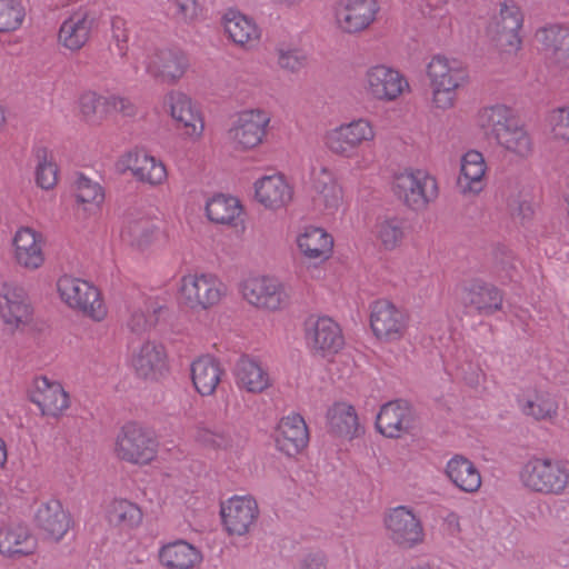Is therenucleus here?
<instances>
[{
  "mask_svg": "<svg viewBox=\"0 0 569 569\" xmlns=\"http://www.w3.org/2000/svg\"><path fill=\"white\" fill-rule=\"evenodd\" d=\"M519 479L532 492L560 496L569 486V463L560 459L532 457L522 465Z\"/></svg>",
  "mask_w": 569,
  "mask_h": 569,
  "instance_id": "nucleus-1",
  "label": "nucleus"
},
{
  "mask_svg": "<svg viewBox=\"0 0 569 569\" xmlns=\"http://www.w3.org/2000/svg\"><path fill=\"white\" fill-rule=\"evenodd\" d=\"M427 76L432 89V102L442 110L453 107L457 91L469 79L468 71L460 61L440 54L435 56L428 63Z\"/></svg>",
  "mask_w": 569,
  "mask_h": 569,
  "instance_id": "nucleus-2",
  "label": "nucleus"
},
{
  "mask_svg": "<svg viewBox=\"0 0 569 569\" xmlns=\"http://www.w3.org/2000/svg\"><path fill=\"white\" fill-rule=\"evenodd\" d=\"M396 197L411 211L422 212L439 196L437 179L422 169H405L393 177Z\"/></svg>",
  "mask_w": 569,
  "mask_h": 569,
  "instance_id": "nucleus-3",
  "label": "nucleus"
},
{
  "mask_svg": "<svg viewBox=\"0 0 569 569\" xmlns=\"http://www.w3.org/2000/svg\"><path fill=\"white\" fill-rule=\"evenodd\" d=\"M226 295V283L211 272L188 273L179 282V301L192 310H208L217 306Z\"/></svg>",
  "mask_w": 569,
  "mask_h": 569,
  "instance_id": "nucleus-4",
  "label": "nucleus"
},
{
  "mask_svg": "<svg viewBox=\"0 0 569 569\" xmlns=\"http://www.w3.org/2000/svg\"><path fill=\"white\" fill-rule=\"evenodd\" d=\"M116 455L121 460L147 465L158 452V441L154 433L137 422H127L116 440Z\"/></svg>",
  "mask_w": 569,
  "mask_h": 569,
  "instance_id": "nucleus-5",
  "label": "nucleus"
},
{
  "mask_svg": "<svg viewBox=\"0 0 569 569\" xmlns=\"http://www.w3.org/2000/svg\"><path fill=\"white\" fill-rule=\"evenodd\" d=\"M61 300L72 309H78L94 321H102L107 308L99 290L90 282L68 274L57 281Z\"/></svg>",
  "mask_w": 569,
  "mask_h": 569,
  "instance_id": "nucleus-6",
  "label": "nucleus"
},
{
  "mask_svg": "<svg viewBox=\"0 0 569 569\" xmlns=\"http://www.w3.org/2000/svg\"><path fill=\"white\" fill-rule=\"evenodd\" d=\"M375 138L373 123L368 118L360 117L327 131L325 143L332 153L350 159L361 146L372 142Z\"/></svg>",
  "mask_w": 569,
  "mask_h": 569,
  "instance_id": "nucleus-7",
  "label": "nucleus"
},
{
  "mask_svg": "<svg viewBox=\"0 0 569 569\" xmlns=\"http://www.w3.org/2000/svg\"><path fill=\"white\" fill-rule=\"evenodd\" d=\"M240 291L249 305L267 311L281 310L290 301L284 283L270 274H254L246 278L240 286Z\"/></svg>",
  "mask_w": 569,
  "mask_h": 569,
  "instance_id": "nucleus-8",
  "label": "nucleus"
},
{
  "mask_svg": "<svg viewBox=\"0 0 569 569\" xmlns=\"http://www.w3.org/2000/svg\"><path fill=\"white\" fill-rule=\"evenodd\" d=\"M387 537L402 549H413L425 541V528L420 517L408 506L390 508L383 519Z\"/></svg>",
  "mask_w": 569,
  "mask_h": 569,
  "instance_id": "nucleus-9",
  "label": "nucleus"
},
{
  "mask_svg": "<svg viewBox=\"0 0 569 569\" xmlns=\"http://www.w3.org/2000/svg\"><path fill=\"white\" fill-rule=\"evenodd\" d=\"M303 330L307 346L323 358L337 355L345 346L339 323L328 316H309L303 323Z\"/></svg>",
  "mask_w": 569,
  "mask_h": 569,
  "instance_id": "nucleus-10",
  "label": "nucleus"
},
{
  "mask_svg": "<svg viewBox=\"0 0 569 569\" xmlns=\"http://www.w3.org/2000/svg\"><path fill=\"white\" fill-rule=\"evenodd\" d=\"M361 83L369 98L383 102L395 101L410 89L406 77L397 69L386 64L368 68Z\"/></svg>",
  "mask_w": 569,
  "mask_h": 569,
  "instance_id": "nucleus-11",
  "label": "nucleus"
},
{
  "mask_svg": "<svg viewBox=\"0 0 569 569\" xmlns=\"http://www.w3.org/2000/svg\"><path fill=\"white\" fill-rule=\"evenodd\" d=\"M536 40L549 68L561 77H569V27L547 24L536 31Z\"/></svg>",
  "mask_w": 569,
  "mask_h": 569,
  "instance_id": "nucleus-12",
  "label": "nucleus"
},
{
  "mask_svg": "<svg viewBox=\"0 0 569 569\" xmlns=\"http://www.w3.org/2000/svg\"><path fill=\"white\" fill-rule=\"evenodd\" d=\"M269 122L268 112L260 109L244 110L232 122L229 138L237 149H253L263 141Z\"/></svg>",
  "mask_w": 569,
  "mask_h": 569,
  "instance_id": "nucleus-13",
  "label": "nucleus"
},
{
  "mask_svg": "<svg viewBox=\"0 0 569 569\" xmlns=\"http://www.w3.org/2000/svg\"><path fill=\"white\" fill-rule=\"evenodd\" d=\"M380 10L377 0H338L333 8L337 27L346 33L368 29Z\"/></svg>",
  "mask_w": 569,
  "mask_h": 569,
  "instance_id": "nucleus-14",
  "label": "nucleus"
},
{
  "mask_svg": "<svg viewBox=\"0 0 569 569\" xmlns=\"http://www.w3.org/2000/svg\"><path fill=\"white\" fill-rule=\"evenodd\" d=\"M224 530L230 536H244L259 516L258 503L251 496H232L220 505Z\"/></svg>",
  "mask_w": 569,
  "mask_h": 569,
  "instance_id": "nucleus-15",
  "label": "nucleus"
},
{
  "mask_svg": "<svg viewBox=\"0 0 569 569\" xmlns=\"http://www.w3.org/2000/svg\"><path fill=\"white\" fill-rule=\"evenodd\" d=\"M523 26V13L520 7L512 0L500 4L499 17L490 27L495 32L497 42L503 52L516 54L522 47L520 30Z\"/></svg>",
  "mask_w": 569,
  "mask_h": 569,
  "instance_id": "nucleus-16",
  "label": "nucleus"
},
{
  "mask_svg": "<svg viewBox=\"0 0 569 569\" xmlns=\"http://www.w3.org/2000/svg\"><path fill=\"white\" fill-rule=\"evenodd\" d=\"M370 326L379 339L397 341L407 330L408 316L389 300L380 299L371 305Z\"/></svg>",
  "mask_w": 569,
  "mask_h": 569,
  "instance_id": "nucleus-17",
  "label": "nucleus"
},
{
  "mask_svg": "<svg viewBox=\"0 0 569 569\" xmlns=\"http://www.w3.org/2000/svg\"><path fill=\"white\" fill-rule=\"evenodd\" d=\"M311 187L315 191L313 203L325 214H335L341 207L343 191L336 172L325 166L311 170Z\"/></svg>",
  "mask_w": 569,
  "mask_h": 569,
  "instance_id": "nucleus-18",
  "label": "nucleus"
},
{
  "mask_svg": "<svg viewBox=\"0 0 569 569\" xmlns=\"http://www.w3.org/2000/svg\"><path fill=\"white\" fill-rule=\"evenodd\" d=\"M121 163L141 183L157 187L167 181L168 172L164 163L143 149L128 151L122 156Z\"/></svg>",
  "mask_w": 569,
  "mask_h": 569,
  "instance_id": "nucleus-19",
  "label": "nucleus"
},
{
  "mask_svg": "<svg viewBox=\"0 0 569 569\" xmlns=\"http://www.w3.org/2000/svg\"><path fill=\"white\" fill-rule=\"evenodd\" d=\"M166 104L186 138L197 141L202 137L203 118L188 96L180 91H171L166 96Z\"/></svg>",
  "mask_w": 569,
  "mask_h": 569,
  "instance_id": "nucleus-20",
  "label": "nucleus"
},
{
  "mask_svg": "<svg viewBox=\"0 0 569 569\" xmlns=\"http://www.w3.org/2000/svg\"><path fill=\"white\" fill-rule=\"evenodd\" d=\"M96 26V12L88 8H79L61 23L59 43L70 51H78L89 41Z\"/></svg>",
  "mask_w": 569,
  "mask_h": 569,
  "instance_id": "nucleus-21",
  "label": "nucleus"
},
{
  "mask_svg": "<svg viewBox=\"0 0 569 569\" xmlns=\"http://www.w3.org/2000/svg\"><path fill=\"white\" fill-rule=\"evenodd\" d=\"M79 109L87 121L101 120L114 112L126 117L136 114V107L129 99L119 96H101L94 91H86L80 96Z\"/></svg>",
  "mask_w": 569,
  "mask_h": 569,
  "instance_id": "nucleus-22",
  "label": "nucleus"
},
{
  "mask_svg": "<svg viewBox=\"0 0 569 569\" xmlns=\"http://www.w3.org/2000/svg\"><path fill=\"white\" fill-rule=\"evenodd\" d=\"M31 401L38 406L42 415L59 417L69 408V395L60 382L46 376L36 377L30 391Z\"/></svg>",
  "mask_w": 569,
  "mask_h": 569,
  "instance_id": "nucleus-23",
  "label": "nucleus"
},
{
  "mask_svg": "<svg viewBox=\"0 0 569 569\" xmlns=\"http://www.w3.org/2000/svg\"><path fill=\"white\" fill-rule=\"evenodd\" d=\"M0 317L7 326L20 328L31 321L32 309L22 287L3 282L0 287Z\"/></svg>",
  "mask_w": 569,
  "mask_h": 569,
  "instance_id": "nucleus-24",
  "label": "nucleus"
},
{
  "mask_svg": "<svg viewBox=\"0 0 569 569\" xmlns=\"http://www.w3.org/2000/svg\"><path fill=\"white\" fill-rule=\"evenodd\" d=\"M253 187L256 200L268 210L283 209L293 198V187L281 173L263 176Z\"/></svg>",
  "mask_w": 569,
  "mask_h": 569,
  "instance_id": "nucleus-25",
  "label": "nucleus"
},
{
  "mask_svg": "<svg viewBox=\"0 0 569 569\" xmlns=\"http://www.w3.org/2000/svg\"><path fill=\"white\" fill-rule=\"evenodd\" d=\"M276 447L284 455L292 457L298 455L309 441V432L303 417L299 413H290L283 417L276 429Z\"/></svg>",
  "mask_w": 569,
  "mask_h": 569,
  "instance_id": "nucleus-26",
  "label": "nucleus"
},
{
  "mask_svg": "<svg viewBox=\"0 0 569 569\" xmlns=\"http://www.w3.org/2000/svg\"><path fill=\"white\" fill-rule=\"evenodd\" d=\"M143 63L149 74L162 81L174 82L184 74L188 59L179 49H162L149 54Z\"/></svg>",
  "mask_w": 569,
  "mask_h": 569,
  "instance_id": "nucleus-27",
  "label": "nucleus"
},
{
  "mask_svg": "<svg viewBox=\"0 0 569 569\" xmlns=\"http://www.w3.org/2000/svg\"><path fill=\"white\" fill-rule=\"evenodd\" d=\"M503 297L493 284L473 279L462 288L461 302L480 315H492L501 309Z\"/></svg>",
  "mask_w": 569,
  "mask_h": 569,
  "instance_id": "nucleus-28",
  "label": "nucleus"
},
{
  "mask_svg": "<svg viewBox=\"0 0 569 569\" xmlns=\"http://www.w3.org/2000/svg\"><path fill=\"white\" fill-rule=\"evenodd\" d=\"M132 366L140 378L159 381L169 372L166 348L161 343L147 341L133 357Z\"/></svg>",
  "mask_w": 569,
  "mask_h": 569,
  "instance_id": "nucleus-29",
  "label": "nucleus"
},
{
  "mask_svg": "<svg viewBox=\"0 0 569 569\" xmlns=\"http://www.w3.org/2000/svg\"><path fill=\"white\" fill-rule=\"evenodd\" d=\"M37 549V538L23 523H8L0 528V555L17 559L32 555Z\"/></svg>",
  "mask_w": 569,
  "mask_h": 569,
  "instance_id": "nucleus-30",
  "label": "nucleus"
},
{
  "mask_svg": "<svg viewBox=\"0 0 569 569\" xmlns=\"http://www.w3.org/2000/svg\"><path fill=\"white\" fill-rule=\"evenodd\" d=\"M34 522L48 539L59 541L70 528V516L59 500L49 499L38 506Z\"/></svg>",
  "mask_w": 569,
  "mask_h": 569,
  "instance_id": "nucleus-31",
  "label": "nucleus"
},
{
  "mask_svg": "<svg viewBox=\"0 0 569 569\" xmlns=\"http://www.w3.org/2000/svg\"><path fill=\"white\" fill-rule=\"evenodd\" d=\"M412 409L407 401L395 400L381 406L377 418V430L388 438H398L411 427Z\"/></svg>",
  "mask_w": 569,
  "mask_h": 569,
  "instance_id": "nucleus-32",
  "label": "nucleus"
},
{
  "mask_svg": "<svg viewBox=\"0 0 569 569\" xmlns=\"http://www.w3.org/2000/svg\"><path fill=\"white\" fill-rule=\"evenodd\" d=\"M326 420L329 432L342 439L352 440L363 432L355 407L346 401L332 403Z\"/></svg>",
  "mask_w": 569,
  "mask_h": 569,
  "instance_id": "nucleus-33",
  "label": "nucleus"
},
{
  "mask_svg": "<svg viewBox=\"0 0 569 569\" xmlns=\"http://www.w3.org/2000/svg\"><path fill=\"white\" fill-rule=\"evenodd\" d=\"M487 163L483 154L469 150L461 157L458 188L462 194H478L486 187Z\"/></svg>",
  "mask_w": 569,
  "mask_h": 569,
  "instance_id": "nucleus-34",
  "label": "nucleus"
},
{
  "mask_svg": "<svg viewBox=\"0 0 569 569\" xmlns=\"http://www.w3.org/2000/svg\"><path fill=\"white\" fill-rule=\"evenodd\" d=\"M14 259L29 270L40 268L44 261L42 237L31 228H20L13 238Z\"/></svg>",
  "mask_w": 569,
  "mask_h": 569,
  "instance_id": "nucleus-35",
  "label": "nucleus"
},
{
  "mask_svg": "<svg viewBox=\"0 0 569 569\" xmlns=\"http://www.w3.org/2000/svg\"><path fill=\"white\" fill-rule=\"evenodd\" d=\"M233 375L238 388L251 393H261L271 386L269 372L257 359L247 355L238 359Z\"/></svg>",
  "mask_w": 569,
  "mask_h": 569,
  "instance_id": "nucleus-36",
  "label": "nucleus"
},
{
  "mask_svg": "<svg viewBox=\"0 0 569 569\" xmlns=\"http://www.w3.org/2000/svg\"><path fill=\"white\" fill-rule=\"evenodd\" d=\"M222 24L228 37L238 46L251 48L260 38L254 20L239 10L228 9L222 17Z\"/></svg>",
  "mask_w": 569,
  "mask_h": 569,
  "instance_id": "nucleus-37",
  "label": "nucleus"
},
{
  "mask_svg": "<svg viewBox=\"0 0 569 569\" xmlns=\"http://www.w3.org/2000/svg\"><path fill=\"white\" fill-rule=\"evenodd\" d=\"M190 373L192 385L197 392L201 396H211L221 381L223 369L219 360L212 356L206 355L191 362Z\"/></svg>",
  "mask_w": 569,
  "mask_h": 569,
  "instance_id": "nucleus-38",
  "label": "nucleus"
},
{
  "mask_svg": "<svg viewBox=\"0 0 569 569\" xmlns=\"http://www.w3.org/2000/svg\"><path fill=\"white\" fill-rule=\"evenodd\" d=\"M445 473L455 487L467 493H475L481 487V475L475 463L462 455L452 456Z\"/></svg>",
  "mask_w": 569,
  "mask_h": 569,
  "instance_id": "nucleus-39",
  "label": "nucleus"
},
{
  "mask_svg": "<svg viewBox=\"0 0 569 569\" xmlns=\"http://www.w3.org/2000/svg\"><path fill=\"white\" fill-rule=\"evenodd\" d=\"M159 560L168 569H191L201 562L202 555L193 545L178 539L160 548Z\"/></svg>",
  "mask_w": 569,
  "mask_h": 569,
  "instance_id": "nucleus-40",
  "label": "nucleus"
},
{
  "mask_svg": "<svg viewBox=\"0 0 569 569\" xmlns=\"http://www.w3.org/2000/svg\"><path fill=\"white\" fill-rule=\"evenodd\" d=\"M300 252L310 260H327L333 249V238L320 227H306L297 237Z\"/></svg>",
  "mask_w": 569,
  "mask_h": 569,
  "instance_id": "nucleus-41",
  "label": "nucleus"
},
{
  "mask_svg": "<svg viewBox=\"0 0 569 569\" xmlns=\"http://www.w3.org/2000/svg\"><path fill=\"white\" fill-rule=\"evenodd\" d=\"M106 518L111 526L130 531L142 523L143 512L128 499H113L106 508Z\"/></svg>",
  "mask_w": 569,
  "mask_h": 569,
  "instance_id": "nucleus-42",
  "label": "nucleus"
},
{
  "mask_svg": "<svg viewBox=\"0 0 569 569\" xmlns=\"http://www.w3.org/2000/svg\"><path fill=\"white\" fill-rule=\"evenodd\" d=\"M207 217L220 224H237L243 208L238 198L222 193L214 194L206 203Z\"/></svg>",
  "mask_w": 569,
  "mask_h": 569,
  "instance_id": "nucleus-43",
  "label": "nucleus"
},
{
  "mask_svg": "<svg viewBox=\"0 0 569 569\" xmlns=\"http://www.w3.org/2000/svg\"><path fill=\"white\" fill-rule=\"evenodd\" d=\"M523 415L536 420L551 419L557 415L558 402L547 391L535 390L518 399Z\"/></svg>",
  "mask_w": 569,
  "mask_h": 569,
  "instance_id": "nucleus-44",
  "label": "nucleus"
},
{
  "mask_svg": "<svg viewBox=\"0 0 569 569\" xmlns=\"http://www.w3.org/2000/svg\"><path fill=\"white\" fill-rule=\"evenodd\" d=\"M512 121L511 109L500 103L485 107L477 114L478 127L486 136L493 137L496 140Z\"/></svg>",
  "mask_w": 569,
  "mask_h": 569,
  "instance_id": "nucleus-45",
  "label": "nucleus"
},
{
  "mask_svg": "<svg viewBox=\"0 0 569 569\" xmlns=\"http://www.w3.org/2000/svg\"><path fill=\"white\" fill-rule=\"evenodd\" d=\"M497 142L513 156L526 159L533 150L532 139L523 126H519L515 120L508 128L498 134Z\"/></svg>",
  "mask_w": 569,
  "mask_h": 569,
  "instance_id": "nucleus-46",
  "label": "nucleus"
},
{
  "mask_svg": "<svg viewBox=\"0 0 569 569\" xmlns=\"http://www.w3.org/2000/svg\"><path fill=\"white\" fill-rule=\"evenodd\" d=\"M407 221L402 217L391 216L379 219L376 224V237L385 250L398 248L407 233Z\"/></svg>",
  "mask_w": 569,
  "mask_h": 569,
  "instance_id": "nucleus-47",
  "label": "nucleus"
},
{
  "mask_svg": "<svg viewBox=\"0 0 569 569\" xmlns=\"http://www.w3.org/2000/svg\"><path fill=\"white\" fill-rule=\"evenodd\" d=\"M192 437L200 447L210 450H228L234 442L229 429L223 427L209 428L203 423H198L194 427Z\"/></svg>",
  "mask_w": 569,
  "mask_h": 569,
  "instance_id": "nucleus-48",
  "label": "nucleus"
},
{
  "mask_svg": "<svg viewBox=\"0 0 569 569\" xmlns=\"http://www.w3.org/2000/svg\"><path fill=\"white\" fill-rule=\"evenodd\" d=\"M76 198L77 202L83 206V210L91 214L100 210L104 192L98 182L80 173L76 180Z\"/></svg>",
  "mask_w": 569,
  "mask_h": 569,
  "instance_id": "nucleus-49",
  "label": "nucleus"
},
{
  "mask_svg": "<svg viewBox=\"0 0 569 569\" xmlns=\"http://www.w3.org/2000/svg\"><path fill=\"white\" fill-rule=\"evenodd\" d=\"M26 13L21 0H0V32L9 33L20 29Z\"/></svg>",
  "mask_w": 569,
  "mask_h": 569,
  "instance_id": "nucleus-50",
  "label": "nucleus"
},
{
  "mask_svg": "<svg viewBox=\"0 0 569 569\" xmlns=\"http://www.w3.org/2000/svg\"><path fill=\"white\" fill-rule=\"evenodd\" d=\"M38 164L36 169V181L42 189L53 188L58 181V168L52 162L46 148H39L36 151Z\"/></svg>",
  "mask_w": 569,
  "mask_h": 569,
  "instance_id": "nucleus-51",
  "label": "nucleus"
},
{
  "mask_svg": "<svg viewBox=\"0 0 569 569\" xmlns=\"http://www.w3.org/2000/svg\"><path fill=\"white\" fill-rule=\"evenodd\" d=\"M144 309L130 307V317L127 326L130 331L141 333L156 322V312L158 308L153 307L148 300H143ZM161 308L159 307V310Z\"/></svg>",
  "mask_w": 569,
  "mask_h": 569,
  "instance_id": "nucleus-52",
  "label": "nucleus"
},
{
  "mask_svg": "<svg viewBox=\"0 0 569 569\" xmlns=\"http://www.w3.org/2000/svg\"><path fill=\"white\" fill-rule=\"evenodd\" d=\"M277 53H278V64L283 70L290 71V72H298L307 63V54L302 49L286 46V44H280L277 48Z\"/></svg>",
  "mask_w": 569,
  "mask_h": 569,
  "instance_id": "nucleus-53",
  "label": "nucleus"
},
{
  "mask_svg": "<svg viewBox=\"0 0 569 569\" xmlns=\"http://www.w3.org/2000/svg\"><path fill=\"white\" fill-rule=\"evenodd\" d=\"M551 124L556 139L569 141V107L555 110L551 116Z\"/></svg>",
  "mask_w": 569,
  "mask_h": 569,
  "instance_id": "nucleus-54",
  "label": "nucleus"
},
{
  "mask_svg": "<svg viewBox=\"0 0 569 569\" xmlns=\"http://www.w3.org/2000/svg\"><path fill=\"white\" fill-rule=\"evenodd\" d=\"M111 32H112V38L117 42V47L119 49L120 54L123 56L126 53V49H127L126 44L129 40V33H130L127 20L120 16L112 17Z\"/></svg>",
  "mask_w": 569,
  "mask_h": 569,
  "instance_id": "nucleus-55",
  "label": "nucleus"
},
{
  "mask_svg": "<svg viewBox=\"0 0 569 569\" xmlns=\"http://www.w3.org/2000/svg\"><path fill=\"white\" fill-rule=\"evenodd\" d=\"M176 14L184 21H192L198 17L201 7L197 0H176Z\"/></svg>",
  "mask_w": 569,
  "mask_h": 569,
  "instance_id": "nucleus-56",
  "label": "nucleus"
},
{
  "mask_svg": "<svg viewBox=\"0 0 569 569\" xmlns=\"http://www.w3.org/2000/svg\"><path fill=\"white\" fill-rule=\"evenodd\" d=\"M509 207L512 211V214L516 218H519L521 223H526L533 216L532 202L527 197H519L518 199L511 201Z\"/></svg>",
  "mask_w": 569,
  "mask_h": 569,
  "instance_id": "nucleus-57",
  "label": "nucleus"
},
{
  "mask_svg": "<svg viewBox=\"0 0 569 569\" xmlns=\"http://www.w3.org/2000/svg\"><path fill=\"white\" fill-rule=\"evenodd\" d=\"M443 525L450 536H457L460 532L459 515L453 511L449 512L443 519Z\"/></svg>",
  "mask_w": 569,
  "mask_h": 569,
  "instance_id": "nucleus-58",
  "label": "nucleus"
},
{
  "mask_svg": "<svg viewBox=\"0 0 569 569\" xmlns=\"http://www.w3.org/2000/svg\"><path fill=\"white\" fill-rule=\"evenodd\" d=\"M305 569H326L325 559L321 555H311L305 559Z\"/></svg>",
  "mask_w": 569,
  "mask_h": 569,
  "instance_id": "nucleus-59",
  "label": "nucleus"
},
{
  "mask_svg": "<svg viewBox=\"0 0 569 569\" xmlns=\"http://www.w3.org/2000/svg\"><path fill=\"white\" fill-rule=\"evenodd\" d=\"M426 8L429 9V14H432L433 17L440 16V12L446 4L447 0H425Z\"/></svg>",
  "mask_w": 569,
  "mask_h": 569,
  "instance_id": "nucleus-60",
  "label": "nucleus"
},
{
  "mask_svg": "<svg viewBox=\"0 0 569 569\" xmlns=\"http://www.w3.org/2000/svg\"><path fill=\"white\" fill-rule=\"evenodd\" d=\"M8 460L7 445L2 438H0V469L4 468Z\"/></svg>",
  "mask_w": 569,
  "mask_h": 569,
  "instance_id": "nucleus-61",
  "label": "nucleus"
},
{
  "mask_svg": "<svg viewBox=\"0 0 569 569\" xmlns=\"http://www.w3.org/2000/svg\"><path fill=\"white\" fill-rule=\"evenodd\" d=\"M480 377L481 372L479 369H477L470 376H465L463 379L467 381V383L473 386L479 383Z\"/></svg>",
  "mask_w": 569,
  "mask_h": 569,
  "instance_id": "nucleus-62",
  "label": "nucleus"
},
{
  "mask_svg": "<svg viewBox=\"0 0 569 569\" xmlns=\"http://www.w3.org/2000/svg\"><path fill=\"white\" fill-rule=\"evenodd\" d=\"M411 569H440V568L431 566L429 563H423V565H418L416 567H412Z\"/></svg>",
  "mask_w": 569,
  "mask_h": 569,
  "instance_id": "nucleus-63",
  "label": "nucleus"
},
{
  "mask_svg": "<svg viewBox=\"0 0 569 569\" xmlns=\"http://www.w3.org/2000/svg\"><path fill=\"white\" fill-rule=\"evenodd\" d=\"M4 122H6L4 110H3V108L0 106V129L3 127Z\"/></svg>",
  "mask_w": 569,
  "mask_h": 569,
  "instance_id": "nucleus-64",
  "label": "nucleus"
}]
</instances>
